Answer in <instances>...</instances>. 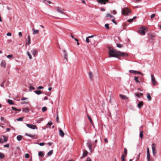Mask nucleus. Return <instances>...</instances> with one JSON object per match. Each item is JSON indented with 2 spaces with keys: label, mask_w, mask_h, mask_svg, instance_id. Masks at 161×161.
Listing matches in <instances>:
<instances>
[{
  "label": "nucleus",
  "mask_w": 161,
  "mask_h": 161,
  "mask_svg": "<svg viewBox=\"0 0 161 161\" xmlns=\"http://www.w3.org/2000/svg\"><path fill=\"white\" fill-rule=\"evenodd\" d=\"M143 103L142 102H140L138 104V107L139 108H140L143 106Z\"/></svg>",
  "instance_id": "17"
},
{
  "label": "nucleus",
  "mask_w": 161,
  "mask_h": 161,
  "mask_svg": "<svg viewBox=\"0 0 161 161\" xmlns=\"http://www.w3.org/2000/svg\"><path fill=\"white\" fill-rule=\"evenodd\" d=\"M147 161H151L152 160L150 158V154H147Z\"/></svg>",
  "instance_id": "33"
},
{
  "label": "nucleus",
  "mask_w": 161,
  "mask_h": 161,
  "mask_svg": "<svg viewBox=\"0 0 161 161\" xmlns=\"http://www.w3.org/2000/svg\"><path fill=\"white\" fill-rule=\"evenodd\" d=\"M56 121L57 122V123L59 122V119L58 117V113L57 114V116L56 117Z\"/></svg>",
  "instance_id": "45"
},
{
  "label": "nucleus",
  "mask_w": 161,
  "mask_h": 161,
  "mask_svg": "<svg viewBox=\"0 0 161 161\" xmlns=\"http://www.w3.org/2000/svg\"><path fill=\"white\" fill-rule=\"evenodd\" d=\"M112 21L114 23L115 25H116L117 24V23L115 21V20L114 19H113L112 20Z\"/></svg>",
  "instance_id": "59"
},
{
  "label": "nucleus",
  "mask_w": 161,
  "mask_h": 161,
  "mask_svg": "<svg viewBox=\"0 0 161 161\" xmlns=\"http://www.w3.org/2000/svg\"><path fill=\"white\" fill-rule=\"evenodd\" d=\"M119 96L123 99L127 100L128 99V97L126 96L125 95H123L122 94H120L119 95Z\"/></svg>",
  "instance_id": "13"
},
{
  "label": "nucleus",
  "mask_w": 161,
  "mask_h": 161,
  "mask_svg": "<svg viewBox=\"0 0 161 161\" xmlns=\"http://www.w3.org/2000/svg\"><path fill=\"white\" fill-rule=\"evenodd\" d=\"M7 35L8 36H11V33L10 32H8L7 34Z\"/></svg>",
  "instance_id": "57"
},
{
  "label": "nucleus",
  "mask_w": 161,
  "mask_h": 161,
  "mask_svg": "<svg viewBox=\"0 0 161 161\" xmlns=\"http://www.w3.org/2000/svg\"><path fill=\"white\" fill-rule=\"evenodd\" d=\"M87 146H88L89 148V149L90 151L92 152V144L91 141H88L87 142Z\"/></svg>",
  "instance_id": "8"
},
{
  "label": "nucleus",
  "mask_w": 161,
  "mask_h": 161,
  "mask_svg": "<svg viewBox=\"0 0 161 161\" xmlns=\"http://www.w3.org/2000/svg\"><path fill=\"white\" fill-rule=\"evenodd\" d=\"M90 78L92 80V79L93 75L92 72L91 71L89 72L88 73Z\"/></svg>",
  "instance_id": "24"
},
{
  "label": "nucleus",
  "mask_w": 161,
  "mask_h": 161,
  "mask_svg": "<svg viewBox=\"0 0 161 161\" xmlns=\"http://www.w3.org/2000/svg\"><path fill=\"white\" fill-rule=\"evenodd\" d=\"M152 150L153 154L154 156L155 157L156 155V145L155 143H153L152 145Z\"/></svg>",
  "instance_id": "5"
},
{
  "label": "nucleus",
  "mask_w": 161,
  "mask_h": 161,
  "mask_svg": "<svg viewBox=\"0 0 161 161\" xmlns=\"http://www.w3.org/2000/svg\"><path fill=\"white\" fill-rule=\"evenodd\" d=\"M8 103L10 104H13L14 103L13 101L11 100L8 99L7 101Z\"/></svg>",
  "instance_id": "25"
},
{
  "label": "nucleus",
  "mask_w": 161,
  "mask_h": 161,
  "mask_svg": "<svg viewBox=\"0 0 161 161\" xmlns=\"http://www.w3.org/2000/svg\"><path fill=\"white\" fill-rule=\"evenodd\" d=\"M30 91H31V90H34L35 89V88L33 87V86H31L30 87Z\"/></svg>",
  "instance_id": "50"
},
{
  "label": "nucleus",
  "mask_w": 161,
  "mask_h": 161,
  "mask_svg": "<svg viewBox=\"0 0 161 161\" xmlns=\"http://www.w3.org/2000/svg\"><path fill=\"white\" fill-rule=\"evenodd\" d=\"M24 118L23 117H20L18 119H17V120L18 121H21Z\"/></svg>",
  "instance_id": "41"
},
{
  "label": "nucleus",
  "mask_w": 161,
  "mask_h": 161,
  "mask_svg": "<svg viewBox=\"0 0 161 161\" xmlns=\"http://www.w3.org/2000/svg\"><path fill=\"white\" fill-rule=\"evenodd\" d=\"M124 155H125V157L126 156L127 153V149L126 148H125L124 149Z\"/></svg>",
  "instance_id": "34"
},
{
  "label": "nucleus",
  "mask_w": 161,
  "mask_h": 161,
  "mask_svg": "<svg viewBox=\"0 0 161 161\" xmlns=\"http://www.w3.org/2000/svg\"><path fill=\"white\" fill-rule=\"evenodd\" d=\"M25 135L26 136H30V137H34V135H31L30 134H28V133H26L25 134Z\"/></svg>",
  "instance_id": "44"
},
{
  "label": "nucleus",
  "mask_w": 161,
  "mask_h": 161,
  "mask_svg": "<svg viewBox=\"0 0 161 161\" xmlns=\"http://www.w3.org/2000/svg\"><path fill=\"white\" fill-rule=\"evenodd\" d=\"M53 153V151L51 150L47 153V154L48 156H50V155H51Z\"/></svg>",
  "instance_id": "38"
},
{
  "label": "nucleus",
  "mask_w": 161,
  "mask_h": 161,
  "mask_svg": "<svg viewBox=\"0 0 161 161\" xmlns=\"http://www.w3.org/2000/svg\"><path fill=\"white\" fill-rule=\"evenodd\" d=\"M27 55H28L29 58L30 59H31L32 58V57L29 52H27Z\"/></svg>",
  "instance_id": "37"
},
{
  "label": "nucleus",
  "mask_w": 161,
  "mask_h": 161,
  "mask_svg": "<svg viewBox=\"0 0 161 161\" xmlns=\"http://www.w3.org/2000/svg\"><path fill=\"white\" fill-rule=\"evenodd\" d=\"M4 147H9V144H7L6 145H4Z\"/></svg>",
  "instance_id": "58"
},
{
  "label": "nucleus",
  "mask_w": 161,
  "mask_h": 161,
  "mask_svg": "<svg viewBox=\"0 0 161 161\" xmlns=\"http://www.w3.org/2000/svg\"><path fill=\"white\" fill-rule=\"evenodd\" d=\"M143 94L142 93H136L135 94V95L137 97H139L140 96H143Z\"/></svg>",
  "instance_id": "21"
},
{
  "label": "nucleus",
  "mask_w": 161,
  "mask_h": 161,
  "mask_svg": "<svg viewBox=\"0 0 161 161\" xmlns=\"http://www.w3.org/2000/svg\"><path fill=\"white\" fill-rule=\"evenodd\" d=\"M147 154H148V155L150 154V152H149V148L148 147H147Z\"/></svg>",
  "instance_id": "49"
},
{
  "label": "nucleus",
  "mask_w": 161,
  "mask_h": 161,
  "mask_svg": "<svg viewBox=\"0 0 161 161\" xmlns=\"http://www.w3.org/2000/svg\"><path fill=\"white\" fill-rule=\"evenodd\" d=\"M155 16V14H152L151 16V19H153Z\"/></svg>",
  "instance_id": "51"
},
{
  "label": "nucleus",
  "mask_w": 161,
  "mask_h": 161,
  "mask_svg": "<svg viewBox=\"0 0 161 161\" xmlns=\"http://www.w3.org/2000/svg\"><path fill=\"white\" fill-rule=\"evenodd\" d=\"M32 31H33V34L35 35L38 34L39 33V30H35L33 28L32 29Z\"/></svg>",
  "instance_id": "15"
},
{
  "label": "nucleus",
  "mask_w": 161,
  "mask_h": 161,
  "mask_svg": "<svg viewBox=\"0 0 161 161\" xmlns=\"http://www.w3.org/2000/svg\"><path fill=\"white\" fill-rule=\"evenodd\" d=\"M86 41L87 43H88L90 42V40L89 39V38H88V37L86 38Z\"/></svg>",
  "instance_id": "48"
},
{
  "label": "nucleus",
  "mask_w": 161,
  "mask_h": 161,
  "mask_svg": "<svg viewBox=\"0 0 161 161\" xmlns=\"http://www.w3.org/2000/svg\"><path fill=\"white\" fill-rule=\"evenodd\" d=\"M22 136L21 135H19L17 136V138L18 141H20L22 140Z\"/></svg>",
  "instance_id": "22"
},
{
  "label": "nucleus",
  "mask_w": 161,
  "mask_h": 161,
  "mask_svg": "<svg viewBox=\"0 0 161 161\" xmlns=\"http://www.w3.org/2000/svg\"><path fill=\"white\" fill-rule=\"evenodd\" d=\"M37 88L38 89H41L43 88V87L42 86H39Z\"/></svg>",
  "instance_id": "64"
},
{
  "label": "nucleus",
  "mask_w": 161,
  "mask_h": 161,
  "mask_svg": "<svg viewBox=\"0 0 161 161\" xmlns=\"http://www.w3.org/2000/svg\"><path fill=\"white\" fill-rule=\"evenodd\" d=\"M129 72L130 73L135 74L136 73L137 71L134 70H129Z\"/></svg>",
  "instance_id": "32"
},
{
  "label": "nucleus",
  "mask_w": 161,
  "mask_h": 161,
  "mask_svg": "<svg viewBox=\"0 0 161 161\" xmlns=\"http://www.w3.org/2000/svg\"><path fill=\"white\" fill-rule=\"evenodd\" d=\"M31 53H32L33 56H35L36 53V51L35 49H33L31 51Z\"/></svg>",
  "instance_id": "26"
},
{
  "label": "nucleus",
  "mask_w": 161,
  "mask_h": 161,
  "mask_svg": "<svg viewBox=\"0 0 161 161\" xmlns=\"http://www.w3.org/2000/svg\"><path fill=\"white\" fill-rule=\"evenodd\" d=\"M108 55L109 57H115L120 59V57H126L128 56V54L125 53L121 52L119 51H116L115 49L109 47L108 48Z\"/></svg>",
  "instance_id": "1"
},
{
  "label": "nucleus",
  "mask_w": 161,
  "mask_h": 161,
  "mask_svg": "<svg viewBox=\"0 0 161 161\" xmlns=\"http://www.w3.org/2000/svg\"><path fill=\"white\" fill-rule=\"evenodd\" d=\"M12 108L13 110H18L19 111H20V110L19 109H17L16 108L14 107H12Z\"/></svg>",
  "instance_id": "39"
},
{
  "label": "nucleus",
  "mask_w": 161,
  "mask_h": 161,
  "mask_svg": "<svg viewBox=\"0 0 161 161\" xmlns=\"http://www.w3.org/2000/svg\"><path fill=\"white\" fill-rule=\"evenodd\" d=\"M88 153V152H87V150H84V151L83 152V155L80 158H81V159L83 158L84 157H85L86 156H87V155Z\"/></svg>",
  "instance_id": "10"
},
{
  "label": "nucleus",
  "mask_w": 161,
  "mask_h": 161,
  "mask_svg": "<svg viewBox=\"0 0 161 161\" xmlns=\"http://www.w3.org/2000/svg\"><path fill=\"white\" fill-rule=\"evenodd\" d=\"M52 125V123L51 122H50L48 123L47 124V128H50V126Z\"/></svg>",
  "instance_id": "30"
},
{
  "label": "nucleus",
  "mask_w": 161,
  "mask_h": 161,
  "mask_svg": "<svg viewBox=\"0 0 161 161\" xmlns=\"http://www.w3.org/2000/svg\"><path fill=\"white\" fill-rule=\"evenodd\" d=\"M63 52L64 53V58L67 61L68 60V54L66 52V51L65 50H63Z\"/></svg>",
  "instance_id": "14"
},
{
  "label": "nucleus",
  "mask_w": 161,
  "mask_h": 161,
  "mask_svg": "<svg viewBox=\"0 0 161 161\" xmlns=\"http://www.w3.org/2000/svg\"><path fill=\"white\" fill-rule=\"evenodd\" d=\"M121 159L122 161H125V155L123 154L121 157Z\"/></svg>",
  "instance_id": "23"
},
{
  "label": "nucleus",
  "mask_w": 161,
  "mask_h": 161,
  "mask_svg": "<svg viewBox=\"0 0 161 161\" xmlns=\"http://www.w3.org/2000/svg\"><path fill=\"white\" fill-rule=\"evenodd\" d=\"M4 154L2 153H0V159H2L4 158Z\"/></svg>",
  "instance_id": "31"
},
{
  "label": "nucleus",
  "mask_w": 161,
  "mask_h": 161,
  "mask_svg": "<svg viewBox=\"0 0 161 161\" xmlns=\"http://www.w3.org/2000/svg\"><path fill=\"white\" fill-rule=\"evenodd\" d=\"M35 93L38 95H39L41 94L42 93V92L40 90H37L35 92Z\"/></svg>",
  "instance_id": "36"
},
{
  "label": "nucleus",
  "mask_w": 161,
  "mask_h": 161,
  "mask_svg": "<svg viewBox=\"0 0 161 161\" xmlns=\"http://www.w3.org/2000/svg\"><path fill=\"white\" fill-rule=\"evenodd\" d=\"M151 80L152 84L153 86L157 85L158 84V83L156 80L155 78L154 77L153 75L151 74Z\"/></svg>",
  "instance_id": "4"
},
{
  "label": "nucleus",
  "mask_w": 161,
  "mask_h": 161,
  "mask_svg": "<svg viewBox=\"0 0 161 161\" xmlns=\"http://www.w3.org/2000/svg\"><path fill=\"white\" fill-rule=\"evenodd\" d=\"M136 73H138V74H139L142 75H143L142 73L141 72H140L139 71H137Z\"/></svg>",
  "instance_id": "62"
},
{
  "label": "nucleus",
  "mask_w": 161,
  "mask_h": 161,
  "mask_svg": "<svg viewBox=\"0 0 161 161\" xmlns=\"http://www.w3.org/2000/svg\"><path fill=\"white\" fill-rule=\"evenodd\" d=\"M19 35L20 36H22V34L21 32H19Z\"/></svg>",
  "instance_id": "61"
},
{
  "label": "nucleus",
  "mask_w": 161,
  "mask_h": 161,
  "mask_svg": "<svg viewBox=\"0 0 161 161\" xmlns=\"http://www.w3.org/2000/svg\"><path fill=\"white\" fill-rule=\"evenodd\" d=\"M5 80H4L3 81V82L2 83H1V86H2V87H3L4 85V84L5 83Z\"/></svg>",
  "instance_id": "52"
},
{
  "label": "nucleus",
  "mask_w": 161,
  "mask_h": 161,
  "mask_svg": "<svg viewBox=\"0 0 161 161\" xmlns=\"http://www.w3.org/2000/svg\"><path fill=\"white\" fill-rule=\"evenodd\" d=\"M131 12V10L127 8H125L122 10V14L125 15H127L129 13Z\"/></svg>",
  "instance_id": "2"
},
{
  "label": "nucleus",
  "mask_w": 161,
  "mask_h": 161,
  "mask_svg": "<svg viewBox=\"0 0 161 161\" xmlns=\"http://www.w3.org/2000/svg\"><path fill=\"white\" fill-rule=\"evenodd\" d=\"M13 57L12 55H9L7 56V57L8 58H10Z\"/></svg>",
  "instance_id": "56"
},
{
  "label": "nucleus",
  "mask_w": 161,
  "mask_h": 161,
  "mask_svg": "<svg viewBox=\"0 0 161 161\" xmlns=\"http://www.w3.org/2000/svg\"><path fill=\"white\" fill-rule=\"evenodd\" d=\"M29 156L30 155L28 153H26L25 155V157L26 158H28L29 157Z\"/></svg>",
  "instance_id": "42"
},
{
  "label": "nucleus",
  "mask_w": 161,
  "mask_h": 161,
  "mask_svg": "<svg viewBox=\"0 0 161 161\" xmlns=\"http://www.w3.org/2000/svg\"><path fill=\"white\" fill-rule=\"evenodd\" d=\"M38 155L40 157H43L44 156V154L42 152L40 151L38 153Z\"/></svg>",
  "instance_id": "20"
},
{
  "label": "nucleus",
  "mask_w": 161,
  "mask_h": 161,
  "mask_svg": "<svg viewBox=\"0 0 161 161\" xmlns=\"http://www.w3.org/2000/svg\"><path fill=\"white\" fill-rule=\"evenodd\" d=\"M87 118H88V119L90 121V122L91 123V124L93 125V122L92 120V119L91 118V117H90V116L89 115H87Z\"/></svg>",
  "instance_id": "28"
},
{
  "label": "nucleus",
  "mask_w": 161,
  "mask_h": 161,
  "mask_svg": "<svg viewBox=\"0 0 161 161\" xmlns=\"http://www.w3.org/2000/svg\"><path fill=\"white\" fill-rule=\"evenodd\" d=\"M105 26L106 28L108 29H109V25L108 24H106L105 25Z\"/></svg>",
  "instance_id": "47"
},
{
  "label": "nucleus",
  "mask_w": 161,
  "mask_h": 161,
  "mask_svg": "<svg viewBox=\"0 0 161 161\" xmlns=\"http://www.w3.org/2000/svg\"><path fill=\"white\" fill-rule=\"evenodd\" d=\"M28 42H26V44L29 45L31 43V38L29 35L28 36Z\"/></svg>",
  "instance_id": "16"
},
{
  "label": "nucleus",
  "mask_w": 161,
  "mask_h": 161,
  "mask_svg": "<svg viewBox=\"0 0 161 161\" xmlns=\"http://www.w3.org/2000/svg\"><path fill=\"white\" fill-rule=\"evenodd\" d=\"M133 19H131L128 20V21L129 22H131L133 21Z\"/></svg>",
  "instance_id": "53"
},
{
  "label": "nucleus",
  "mask_w": 161,
  "mask_h": 161,
  "mask_svg": "<svg viewBox=\"0 0 161 161\" xmlns=\"http://www.w3.org/2000/svg\"><path fill=\"white\" fill-rule=\"evenodd\" d=\"M57 11L60 13L63 14H65V13L62 10H61L58 7L57 8Z\"/></svg>",
  "instance_id": "18"
},
{
  "label": "nucleus",
  "mask_w": 161,
  "mask_h": 161,
  "mask_svg": "<svg viewBox=\"0 0 161 161\" xmlns=\"http://www.w3.org/2000/svg\"><path fill=\"white\" fill-rule=\"evenodd\" d=\"M45 144V143L44 142L40 143L39 144L40 146H42L44 145Z\"/></svg>",
  "instance_id": "55"
},
{
  "label": "nucleus",
  "mask_w": 161,
  "mask_h": 161,
  "mask_svg": "<svg viewBox=\"0 0 161 161\" xmlns=\"http://www.w3.org/2000/svg\"><path fill=\"white\" fill-rule=\"evenodd\" d=\"M26 126L29 128L33 129L37 128L36 126V125H34L26 124Z\"/></svg>",
  "instance_id": "7"
},
{
  "label": "nucleus",
  "mask_w": 161,
  "mask_h": 161,
  "mask_svg": "<svg viewBox=\"0 0 161 161\" xmlns=\"http://www.w3.org/2000/svg\"><path fill=\"white\" fill-rule=\"evenodd\" d=\"M1 66L3 67L4 68H5L6 66V62L4 60H2L1 64Z\"/></svg>",
  "instance_id": "12"
},
{
  "label": "nucleus",
  "mask_w": 161,
  "mask_h": 161,
  "mask_svg": "<svg viewBox=\"0 0 161 161\" xmlns=\"http://www.w3.org/2000/svg\"><path fill=\"white\" fill-rule=\"evenodd\" d=\"M86 161H92L91 158L90 157L87 158Z\"/></svg>",
  "instance_id": "54"
},
{
  "label": "nucleus",
  "mask_w": 161,
  "mask_h": 161,
  "mask_svg": "<svg viewBox=\"0 0 161 161\" xmlns=\"http://www.w3.org/2000/svg\"><path fill=\"white\" fill-rule=\"evenodd\" d=\"M97 1L99 3L101 4H105L106 2H108V0H97Z\"/></svg>",
  "instance_id": "9"
},
{
  "label": "nucleus",
  "mask_w": 161,
  "mask_h": 161,
  "mask_svg": "<svg viewBox=\"0 0 161 161\" xmlns=\"http://www.w3.org/2000/svg\"><path fill=\"white\" fill-rule=\"evenodd\" d=\"M106 17H114L113 16V15H111L110 14H106Z\"/></svg>",
  "instance_id": "43"
},
{
  "label": "nucleus",
  "mask_w": 161,
  "mask_h": 161,
  "mask_svg": "<svg viewBox=\"0 0 161 161\" xmlns=\"http://www.w3.org/2000/svg\"><path fill=\"white\" fill-rule=\"evenodd\" d=\"M143 132L142 131H141L140 132V136L141 139L143 138Z\"/></svg>",
  "instance_id": "29"
},
{
  "label": "nucleus",
  "mask_w": 161,
  "mask_h": 161,
  "mask_svg": "<svg viewBox=\"0 0 161 161\" xmlns=\"http://www.w3.org/2000/svg\"><path fill=\"white\" fill-rule=\"evenodd\" d=\"M147 97L149 101H151L152 100V97L149 93H147Z\"/></svg>",
  "instance_id": "19"
},
{
  "label": "nucleus",
  "mask_w": 161,
  "mask_h": 161,
  "mask_svg": "<svg viewBox=\"0 0 161 161\" xmlns=\"http://www.w3.org/2000/svg\"><path fill=\"white\" fill-rule=\"evenodd\" d=\"M104 140L105 142L106 143H107L108 142V140H107V138H104Z\"/></svg>",
  "instance_id": "60"
},
{
  "label": "nucleus",
  "mask_w": 161,
  "mask_h": 161,
  "mask_svg": "<svg viewBox=\"0 0 161 161\" xmlns=\"http://www.w3.org/2000/svg\"><path fill=\"white\" fill-rule=\"evenodd\" d=\"M58 130H59V135L61 137H64V134L63 131L61 129H59Z\"/></svg>",
  "instance_id": "11"
},
{
  "label": "nucleus",
  "mask_w": 161,
  "mask_h": 161,
  "mask_svg": "<svg viewBox=\"0 0 161 161\" xmlns=\"http://www.w3.org/2000/svg\"><path fill=\"white\" fill-rule=\"evenodd\" d=\"M48 145L49 146H51L53 144V143L52 142H48L47 143Z\"/></svg>",
  "instance_id": "63"
},
{
  "label": "nucleus",
  "mask_w": 161,
  "mask_h": 161,
  "mask_svg": "<svg viewBox=\"0 0 161 161\" xmlns=\"http://www.w3.org/2000/svg\"><path fill=\"white\" fill-rule=\"evenodd\" d=\"M138 79V78L137 77L135 76L134 77V79H135V80L136 81V82L139 83L140 82V81H139V80Z\"/></svg>",
  "instance_id": "35"
},
{
  "label": "nucleus",
  "mask_w": 161,
  "mask_h": 161,
  "mask_svg": "<svg viewBox=\"0 0 161 161\" xmlns=\"http://www.w3.org/2000/svg\"><path fill=\"white\" fill-rule=\"evenodd\" d=\"M147 27L145 26H142L138 30L139 33L143 35L145 34V31L147 30Z\"/></svg>",
  "instance_id": "3"
},
{
  "label": "nucleus",
  "mask_w": 161,
  "mask_h": 161,
  "mask_svg": "<svg viewBox=\"0 0 161 161\" xmlns=\"http://www.w3.org/2000/svg\"><path fill=\"white\" fill-rule=\"evenodd\" d=\"M3 139L2 137H0V143H4V142H6L8 141V137L4 136H3Z\"/></svg>",
  "instance_id": "6"
},
{
  "label": "nucleus",
  "mask_w": 161,
  "mask_h": 161,
  "mask_svg": "<svg viewBox=\"0 0 161 161\" xmlns=\"http://www.w3.org/2000/svg\"><path fill=\"white\" fill-rule=\"evenodd\" d=\"M29 111V109L27 108H25L23 109V111L25 113H27Z\"/></svg>",
  "instance_id": "27"
},
{
  "label": "nucleus",
  "mask_w": 161,
  "mask_h": 161,
  "mask_svg": "<svg viewBox=\"0 0 161 161\" xmlns=\"http://www.w3.org/2000/svg\"><path fill=\"white\" fill-rule=\"evenodd\" d=\"M47 109V108L46 107H43L42 108V111L43 112H44L45 111H46Z\"/></svg>",
  "instance_id": "40"
},
{
  "label": "nucleus",
  "mask_w": 161,
  "mask_h": 161,
  "mask_svg": "<svg viewBox=\"0 0 161 161\" xmlns=\"http://www.w3.org/2000/svg\"><path fill=\"white\" fill-rule=\"evenodd\" d=\"M117 46L119 48H121L123 47L121 45L118 43L117 44Z\"/></svg>",
  "instance_id": "46"
}]
</instances>
